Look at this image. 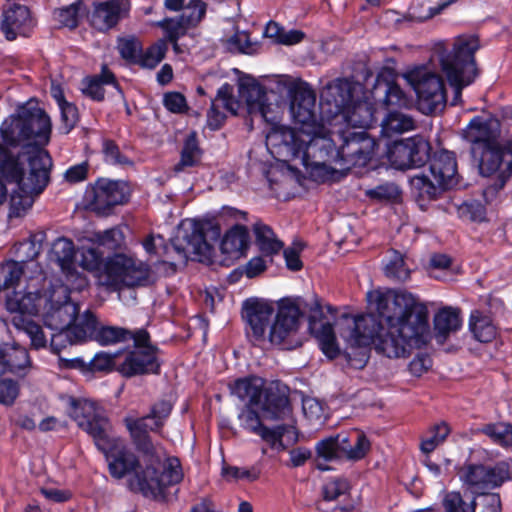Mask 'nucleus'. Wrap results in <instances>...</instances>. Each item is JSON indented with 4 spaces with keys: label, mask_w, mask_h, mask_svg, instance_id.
Here are the masks:
<instances>
[{
    "label": "nucleus",
    "mask_w": 512,
    "mask_h": 512,
    "mask_svg": "<svg viewBox=\"0 0 512 512\" xmlns=\"http://www.w3.org/2000/svg\"><path fill=\"white\" fill-rule=\"evenodd\" d=\"M305 312L309 313V328L318 339L323 353L330 359L335 358L339 349L334 330L330 323H322L323 310L317 297L309 302L300 298L282 299L276 311L266 301H247L244 305L247 335L255 345L262 348L296 349L303 344L300 328Z\"/></svg>",
    "instance_id": "f257e3e1"
},
{
    "label": "nucleus",
    "mask_w": 512,
    "mask_h": 512,
    "mask_svg": "<svg viewBox=\"0 0 512 512\" xmlns=\"http://www.w3.org/2000/svg\"><path fill=\"white\" fill-rule=\"evenodd\" d=\"M371 309L384 322L374 348L388 358L408 356L431 338L425 305L411 293L403 291H371L367 294Z\"/></svg>",
    "instance_id": "f03ea898"
},
{
    "label": "nucleus",
    "mask_w": 512,
    "mask_h": 512,
    "mask_svg": "<svg viewBox=\"0 0 512 512\" xmlns=\"http://www.w3.org/2000/svg\"><path fill=\"white\" fill-rule=\"evenodd\" d=\"M104 438L105 445L95 444L105 454L111 476L116 479L128 477L127 485L131 491L141 493L147 498H163L168 486L182 480L179 459L169 457L162 464L149 436L136 437L139 449L148 457L145 468H142L134 452L121 439L114 437L111 432Z\"/></svg>",
    "instance_id": "7ed1b4c3"
},
{
    "label": "nucleus",
    "mask_w": 512,
    "mask_h": 512,
    "mask_svg": "<svg viewBox=\"0 0 512 512\" xmlns=\"http://www.w3.org/2000/svg\"><path fill=\"white\" fill-rule=\"evenodd\" d=\"M19 157L20 154L12 155L0 145V175L19 189L10 196V217H20L31 208L35 196L41 194L50 181L52 159L46 150L32 151L27 173H24Z\"/></svg>",
    "instance_id": "20e7f679"
},
{
    "label": "nucleus",
    "mask_w": 512,
    "mask_h": 512,
    "mask_svg": "<svg viewBox=\"0 0 512 512\" xmlns=\"http://www.w3.org/2000/svg\"><path fill=\"white\" fill-rule=\"evenodd\" d=\"M82 318H89L93 322V331L88 340H95L102 346L114 345L127 340H133L134 350L130 351L124 361L116 368L123 377L129 378L142 374L158 373L159 363L156 358V348L150 344V337L146 330L140 329L131 332L116 326H102L98 328L95 315L86 310Z\"/></svg>",
    "instance_id": "39448f33"
},
{
    "label": "nucleus",
    "mask_w": 512,
    "mask_h": 512,
    "mask_svg": "<svg viewBox=\"0 0 512 512\" xmlns=\"http://www.w3.org/2000/svg\"><path fill=\"white\" fill-rule=\"evenodd\" d=\"M337 132H325L324 127L309 129L275 127L267 135V143L283 148L291 157H302L314 164H325L330 159L337 161Z\"/></svg>",
    "instance_id": "423d86ee"
},
{
    "label": "nucleus",
    "mask_w": 512,
    "mask_h": 512,
    "mask_svg": "<svg viewBox=\"0 0 512 512\" xmlns=\"http://www.w3.org/2000/svg\"><path fill=\"white\" fill-rule=\"evenodd\" d=\"M470 143L471 154L483 171H493L496 162L512 157V125H504L495 117H474L462 132Z\"/></svg>",
    "instance_id": "0eeeda50"
},
{
    "label": "nucleus",
    "mask_w": 512,
    "mask_h": 512,
    "mask_svg": "<svg viewBox=\"0 0 512 512\" xmlns=\"http://www.w3.org/2000/svg\"><path fill=\"white\" fill-rule=\"evenodd\" d=\"M265 97L266 94L260 85L242 82L239 84L240 100H236L233 96V87L226 83L218 89L216 97L211 101L207 124L213 130L219 129L226 118L220 109L223 108L232 115H237L241 108V102H245L250 114H259L266 121H270Z\"/></svg>",
    "instance_id": "6e6552de"
},
{
    "label": "nucleus",
    "mask_w": 512,
    "mask_h": 512,
    "mask_svg": "<svg viewBox=\"0 0 512 512\" xmlns=\"http://www.w3.org/2000/svg\"><path fill=\"white\" fill-rule=\"evenodd\" d=\"M479 47L476 36H459L454 41L451 53L440 58L442 71L454 89L452 105L460 101L462 89L470 85L478 75L474 54Z\"/></svg>",
    "instance_id": "1a4fd4ad"
},
{
    "label": "nucleus",
    "mask_w": 512,
    "mask_h": 512,
    "mask_svg": "<svg viewBox=\"0 0 512 512\" xmlns=\"http://www.w3.org/2000/svg\"><path fill=\"white\" fill-rule=\"evenodd\" d=\"M230 393L245 405L260 409L271 420H285L291 416L289 386H229Z\"/></svg>",
    "instance_id": "9d476101"
},
{
    "label": "nucleus",
    "mask_w": 512,
    "mask_h": 512,
    "mask_svg": "<svg viewBox=\"0 0 512 512\" xmlns=\"http://www.w3.org/2000/svg\"><path fill=\"white\" fill-rule=\"evenodd\" d=\"M340 335L348 342L352 348L367 347L375 342L383 331L384 325L378 321L373 314H362L357 316L344 315L340 320ZM347 353L348 361L354 368H363L368 360L366 350L359 349L354 352Z\"/></svg>",
    "instance_id": "9b49d317"
},
{
    "label": "nucleus",
    "mask_w": 512,
    "mask_h": 512,
    "mask_svg": "<svg viewBox=\"0 0 512 512\" xmlns=\"http://www.w3.org/2000/svg\"><path fill=\"white\" fill-rule=\"evenodd\" d=\"M418 96L419 110L426 115L443 111L446 92L442 78L427 66H417L403 74Z\"/></svg>",
    "instance_id": "f8f14e48"
},
{
    "label": "nucleus",
    "mask_w": 512,
    "mask_h": 512,
    "mask_svg": "<svg viewBox=\"0 0 512 512\" xmlns=\"http://www.w3.org/2000/svg\"><path fill=\"white\" fill-rule=\"evenodd\" d=\"M458 475L467 490L482 495L512 480V459H503L493 465L467 463L461 467Z\"/></svg>",
    "instance_id": "ddd939ff"
},
{
    "label": "nucleus",
    "mask_w": 512,
    "mask_h": 512,
    "mask_svg": "<svg viewBox=\"0 0 512 512\" xmlns=\"http://www.w3.org/2000/svg\"><path fill=\"white\" fill-rule=\"evenodd\" d=\"M31 276L27 277V284L23 292L15 291L6 299V309L13 317L22 316L30 318L38 314L45 302V290L49 289L47 278L39 263H32L29 267Z\"/></svg>",
    "instance_id": "4468645a"
},
{
    "label": "nucleus",
    "mask_w": 512,
    "mask_h": 512,
    "mask_svg": "<svg viewBox=\"0 0 512 512\" xmlns=\"http://www.w3.org/2000/svg\"><path fill=\"white\" fill-rule=\"evenodd\" d=\"M69 293L68 287L62 283H49V289L45 290L43 319L50 329L72 327L81 317L79 306L70 300Z\"/></svg>",
    "instance_id": "2eb2a0df"
},
{
    "label": "nucleus",
    "mask_w": 512,
    "mask_h": 512,
    "mask_svg": "<svg viewBox=\"0 0 512 512\" xmlns=\"http://www.w3.org/2000/svg\"><path fill=\"white\" fill-rule=\"evenodd\" d=\"M67 405L69 416L77 422L78 426L91 435L95 443L105 445L103 437L111 432V426L103 410L91 400L61 396Z\"/></svg>",
    "instance_id": "dca6fc26"
},
{
    "label": "nucleus",
    "mask_w": 512,
    "mask_h": 512,
    "mask_svg": "<svg viewBox=\"0 0 512 512\" xmlns=\"http://www.w3.org/2000/svg\"><path fill=\"white\" fill-rule=\"evenodd\" d=\"M346 403L353 406H372L375 404L371 389L364 387L355 392L339 391L332 393L325 402L314 397H302L303 413L310 421L322 422L326 409H338Z\"/></svg>",
    "instance_id": "f3484780"
},
{
    "label": "nucleus",
    "mask_w": 512,
    "mask_h": 512,
    "mask_svg": "<svg viewBox=\"0 0 512 512\" xmlns=\"http://www.w3.org/2000/svg\"><path fill=\"white\" fill-rule=\"evenodd\" d=\"M106 283L115 288L145 285L150 276L146 264L126 254H115L105 264Z\"/></svg>",
    "instance_id": "a211bd4d"
},
{
    "label": "nucleus",
    "mask_w": 512,
    "mask_h": 512,
    "mask_svg": "<svg viewBox=\"0 0 512 512\" xmlns=\"http://www.w3.org/2000/svg\"><path fill=\"white\" fill-rule=\"evenodd\" d=\"M290 98V112L294 120L301 124L299 129H309L316 123V95L308 83L301 79L287 77L283 80Z\"/></svg>",
    "instance_id": "6ab92c4d"
},
{
    "label": "nucleus",
    "mask_w": 512,
    "mask_h": 512,
    "mask_svg": "<svg viewBox=\"0 0 512 512\" xmlns=\"http://www.w3.org/2000/svg\"><path fill=\"white\" fill-rule=\"evenodd\" d=\"M337 137V161L349 169L352 166H365L372 158L376 143L365 132H340Z\"/></svg>",
    "instance_id": "aec40b11"
},
{
    "label": "nucleus",
    "mask_w": 512,
    "mask_h": 512,
    "mask_svg": "<svg viewBox=\"0 0 512 512\" xmlns=\"http://www.w3.org/2000/svg\"><path fill=\"white\" fill-rule=\"evenodd\" d=\"M240 417L244 428L260 436L272 450L282 452L298 441V432L293 424L267 427L253 410L243 412Z\"/></svg>",
    "instance_id": "412c9836"
},
{
    "label": "nucleus",
    "mask_w": 512,
    "mask_h": 512,
    "mask_svg": "<svg viewBox=\"0 0 512 512\" xmlns=\"http://www.w3.org/2000/svg\"><path fill=\"white\" fill-rule=\"evenodd\" d=\"M430 144L421 135L395 142L389 150L391 164L401 170L421 167L430 157Z\"/></svg>",
    "instance_id": "4be33fe9"
},
{
    "label": "nucleus",
    "mask_w": 512,
    "mask_h": 512,
    "mask_svg": "<svg viewBox=\"0 0 512 512\" xmlns=\"http://www.w3.org/2000/svg\"><path fill=\"white\" fill-rule=\"evenodd\" d=\"M221 235L218 225L206 223L198 226L193 225L191 233L175 238L172 245L174 250L182 257L187 258L189 254L197 256H208L211 251V241H216Z\"/></svg>",
    "instance_id": "5701e85b"
},
{
    "label": "nucleus",
    "mask_w": 512,
    "mask_h": 512,
    "mask_svg": "<svg viewBox=\"0 0 512 512\" xmlns=\"http://www.w3.org/2000/svg\"><path fill=\"white\" fill-rule=\"evenodd\" d=\"M30 370L28 351L17 345L0 346V384H17Z\"/></svg>",
    "instance_id": "b1692460"
},
{
    "label": "nucleus",
    "mask_w": 512,
    "mask_h": 512,
    "mask_svg": "<svg viewBox=\"0 0 512 512\" xmlns=\"http://www.w3.org/2000/svg\"><path fill=\"white\" fill-rule=\"evenodd\" d=\"M129 194L130 190L125 182L99 179L93 186L91 204L95 211L106 214L111 207L124 204Z\"/></svg>",
    "instance_id": "393cba45"
},
{
    "label": "nucleus",
    "mask_w": 512,
    "mask_h": 512,
    "mask_svg": "<svg viewBox=\"0 0 512 512\" xmlns=\"http://www.w3.org/2000/svg\"><path fill=\"white\" fill-rule=\"evenodd\" d=\"M27 134L34 146H43L49 142L51 121L43 109L36 103H27L18 110Z\"/></svg>",
    "instance_id": "a878e982"
},
{
    "label": "nucleus",
    "mask_w": 512,
    "mask_h": 512,
    "mask_svg": "<svg viewBox=\"0 0 512 512\" xmlns=\"http://www.w3.org/2000/svg\"><path fill=\"white\" fill-rule=\"evenodd\" d=\"M76 249L72 240L60 237L56 239L50 250V259L55 261L66 274L67 281L71 282L73 278L76 281V288L81 290L87 286L85 276L75 270Z\"/></svg>",
    "instance_id": "bb28decb"
},
{
    "label": "nucleus",
    "mask_w": 512,
    "mask_h": 512,
    "mask_svg": "<svg viewBox=\"0 0 512 512\" xmlns=\"http://www.w3.org/2000/svg\"><path fill=\"white\" fill-rule=\"evenodd\" d=\"M33 28V21L28 7L12 4L4 9L0 30L8 41L17 37H27Z\"/></svg>",
    "instance_id": "cd10ccee"
},
{
    "label": "nucleus",
    "mask_w": 512,
    "mask_h": 512,
    "mask_svg": "<svg viewBox=\"0 0 512 512\" xmlns=\"http://www.w3.org/2000/svg\"><path fill=\"white\" fill-rule=\"evenodd\" d=\"M171 400H161L153 405L151 413L141 418H126V426L133 437L148 436V431H157L172 411Z\"/></svg>",
    "instance_id": "c85d7f7f"
},
{
    "label": "nucleus",
    "mask_w": 512,
    "mask_h": 512,
    "mask_svg": "<svg viewBox=\"0 0 512 512\" xmlns=\"http://www.w3.org/2000/svg\"><path fill=\"white\" fill-rule=\"evenodd\" d=\"M0 135L4 143V145H1L12 155L14 154L8 149V147H21L23 149H27L25 153L28 155V161L34 149H41L40 147L33 145L27 134L25 125L21 120L19 112L15 115L9 116L3 121L0 127Z\"/></svg>",
    "instance_id": "c756f323"
},
{
    "label": "nucleus",
    "mask_w": 512,
    "mask_h": 512,
    "mask_svg": "<svg viewBox=\"0 0 512 512\" xmlns=\"http://www.w3.org/2000/svg\"><path fill=\"white\" fill-rule=\"evenodd\" d=\"M54 330L57 332L52 334L50 346L55 353H59L67 345L87 341L93 331V322L81 316L72 327Z\"/></svg>",
    "instance_id": "7c9ffc66"
},
{
    "label": "nucleus",
    "mask_w": 512,
    "mask_h": 512,
    "mask_svg": "<svg viewBox=\"0 0 512 512\" xmlns=\"http://www.w3.org/2000/svg\"><path fill=\"white\" fill-rule=\"evenodd\" d=\"M128 0H110L99 3L91 15L90 22L99 31L114 27L128 10Z\"/></svg>",
    "instance_id": "2f4dec72"
},
{
    "label": "nucleus",
    "mask_w": 512,
    "mask_h": 512,
    "mask_svg": "<svg viewBox=\"0 0 512 512\" xmlns=\"http://www.w3.org/2000/svg\"><path fill=\"white\" fill-rule=\"evenodd\" d=\"M430 176L437 180L445 189L457 184V163L452 152L442 150L430 161Z\"/></svg>",
    "instance_id": "473e14b6"
},
{
    "label": "nucleus",
    "mask_w": 512,
    "mask_h": 512,
    "mask_svg": "<svg viewBox=\"0 0 512 512\" xmlns=\"http://www.w3.org/2000/svg\"><path fill=\"white\" fill-rule=\"evenodd\" d=\"M321 99L335 107V113H341L353 100V88L347 79H335L326 84L321 91Z\"/></svg>",
    "instance_id": "72a5a7b5"
},
{
    "label": "nucleus",
    "mask_w": 512,
    "mask_h": 512,
    "mask_svg": "<svg viewBox=\"0 0 512 512\" xmlns=\"http://www.w3.org/2000/svg\"><path fill=\"white\" fill-rule=\"evenodd\" d=\"M496 166L497 167L490 172H485L481 167H478L482 176L496 177L495 182L487 186L482 192L486 203H492L497 198L499 192L504 188L507 181L512 177V157L508 156L506 160L496 162Z\"/></svg>",
    "instance_id": "f704fd0d"
},
{
    "label": "nucleus",
    "mask_w": 512,
    "mask_h": 512,
    "mask_svg": "<svg viewBox=\"0 0 512 512\" xmlns=\"http://www.w3.org/2000/svg\"><path fill=\"white\" fill-rule=\"evenodd\" d=\"M435 339L439 345L446 342L451 333L461 326L460 310L453 307H444L434 317Z\"/></svg>",
    "instance_id": "c9c22d12"
},
{
    "label": "nucleus",
    "mask_w": 512,
    "mask_h": 512,
    "mask_svg": "<svg viewBox=\"0 0 512 512\" xmlns=\"http://www.w3.org/2000/svg\"><path fill=\"white\" fill-rule=\"evenodd\" d=\"M249 233L248 229L242 225L232 227L221 241L220 249L223 254L230 259H238L244 255L248 248Z\"/></svg>",
    "instance_id": "e433bc0d"
},
{
    "label": "nucleus",
    "mask_w": 512,
    "mask_h": 512,
    "mask_svg": "<svg viewBox=\"0 0 512 512\" xmlns=\"http://www.w3.org/2000/svg\"><path fill=\"white\" fill-rule=\"evenodd\" d=\"M341 113H343V118L349 125L366 128L374 121L375 109L368 101H358L356 103L352 102Z\"/></svg>",
    "instance_id": "4c0bfd02"
},
{
    "label": "nucleus",
    "mask_w": 512,
    "mask_h": 512,
    "mask_svg": "<svg viewBox=\"0 0 512 512\" xmlns=\"http://www.w3.org/2000/svg\"><path fill=\"white\" fill-rule=\"evenodd\" d=\"M411 188L413 194L419 202L436 200L441 193L446 190L437 180H434L430 174L416 175L411 179Z\"/></svg>",
    "instance_id": "58836bf2"
},
{
    "label": "nucleus",
    "mask_w": 512,
    "mask_h": 512,
    "mask_svg": "<svg viewBox=\"0 0 512 512\" xmlns=\"http://www.w3.org/2000/svg\"><path fill=\"white\" fill-rule=\"evenodd\" d=\"M32 263L24 264V261L8 260L0 264V291L15 287L21 277L27 280L29 268Z\"/></svg>",
    "instance_id": "ea45409f"
},
{
    "label": "nucleus",
    "mask_w": 512,
    "mask_h": 512,
    "mask_svg": "<svg viewBox=\"0 0 512 512\" xmlns=\"http://www.w3.org/2000/svg\"><path fill=\"white\" fill-rule=\"evenodd\" d=\"M382 134L392 137L395 134H401L414 130L416 122L412 116L398 110H390L382 121Z\"/></svg>",
    "instance_id": "a19ab883"
},
{
    "label": "nucleus",
    "mask_w": 512,
    "mask_h": 512,
    "mask_svg": "<svg viewBox=\"0 0 512 512\" xmlns=\"http://www.w3.org/2000/svg\"><path fill=\"white\" fill-rule=\"evenodd\" d=\"M342 442L341 452L345 454L346 458L353 461L363 459L371 448V441L367 435L362 431H356L352 436L350 443L349 437L342 434L339 439Z\"/></svg>",
    "instance_id": "79ce46f5"
},
{
    "label": "nucleus",
    "mask_w": 512,
    "mask_h": 512,
    "mask_svg": "<svg viewBox=\"0 0 512 512\" xmlns=\"http://www.w3.org/2000/svg\"><path fill=\"white\" fill-rule=\"evenodd\" d=\"M255 241L265 255H273L283 248V243L277 239L275 233L268 225L257 222L253 227Z\"/></svg>",
    "instance_id": "37998d69"
},
{
    "label": "nucleus",
    "mask_w": 512,
    "mask_h": 512,
    "mask_svg": "<svg viewBox=\"0 0 512 512\" xmlns=\"http://www.w3.org/2000/svg\"><path fill=\"white\" fill-rule=\"evenodd\" d=\"M469 326L475 339L480 342H491L496 337V328L492 320L479 311H474L471 314Z\"/></svg>",
    "instance_id": "c03bdc74"
},
{
    "label": "nucleus",
    "mask_w": 512,
    "mask_h": 512,
    "mask_svg": "<svg viewBox=\"0 0 512 512\" xmlns=\"http://www.w3.org/2000/svg\"><path fill=\"white\" fill-rule=\"evenodd\" d=\"M201 159V149L199 148L196 133L193 132L187 136L184 146L181 150L180 161L174 166L175 172L184 171L186 168L194 167L199 164Z\"/></svg>",
    "instance_id": "a18cd8bd"
},
{
    "label": "nucleus",
    "mask_w": 512,
    "mask_h": 512,
    "mask_svg": "<svg viewBox=\"0 0 512 512\" xmlns=\"http://www.w3.org/2000/svg\"><path fill=\"white\" fill-rule=\"evenodd\" d=\"M85 13L86 7L83 1L78 0L67 7L55 10L54 17L61 26L73 29L78 26L79 20Z\"/></svg>",
    "instance_id": "49530a36"
},
{
    "label": "nucleus",
    "mask_w": 512,
    "mask_h": 512,
    "mask_svg": "<svg viewBox=\"0 0 512 512\" xmlns=\"http://www.w3.org/2000/svg\"><path fill=\"white\" fill-rule=\"evenodd\" d=\"M44 238L43 232L31 235L28 240L15 246V255L21 259L20 261H24V264L33 263L32 260L41 252Z\"/></svg>",
    "instance_id": "de8ad7c7"
},
{
    "label": "nucleus",
    "mask_w": 512,
    "mask_h": 512,
    "mask_svg": "<svg viewBox=\"0 0 512 512\" xmlns=\"http://www.w3.org/2000/svg\"><path fill=\"white\" fill-rule=\"evenodd\" d=\"M12 324L19 330H23L31 339L34 348L39 349L46 346V338L42 328L30 318L22 316L12 317Z\"/></svg>",
    "instance_id": "09e8293b"
},
{
    "label": "nucleus",
    "mask_w": 512,
    "mask_h": 512,
    "mask_svg": "<svg viewBox=\"0 0 512 512\" xmlns=\"http://www.w3.org/2000/svg\"><path fill=\"white\" fill-rule=\"evenodd\" d=\"M480 431L495 444L502 447L512 446V424L498 422L484 425Z\"/></svg>",
    "instance_id": "8fccbe9b"
},
{
    "label": "nucleus",
    "mask_w": 512,
    "mask_h": 512,
    "mask_svg": "<svg viewBox=\"0 0 512 512\" xmlns=\"http://www.w3.org/2000/svg\"><path fill=\"white\" fill-rule=\"evenodd\" d=\"M114 83V75L106 67H103L102 74L99 77L88 78L84 81L82 91L93 100L102 101L104 99L103 84Z\"/></svg>",
    "instance_id": "3c124183"
},
{
    "label": "nucleus",
    "mask_w": 512,
    "mask_h": 512,
    "mask_svg": "<svg viewBox=\"0 0 512 512\" xmlns=\"http://www.w3.org/2000/svg\"><path fill=\"white\" fill-rule=\"evenodd\" d=\"M386 86L383 103L389 111L398 108H409L412 105V100L403 92L398 84L388 82Z\"/></svg>",
    "instance_id": "603ef678"
},
{
    "label": "nucleus",
    "mask_w": 512,
    "mask_h": 512,
    "mask_svg": "<svg viewBox=\"0 0 512 512\" xmlns=\"http://www.w3.org/2000/svg\"><path fill=\"white\" fill-rule=\"evenodd\" d=\"M92 241L98 246H102L108 250H116L124 243V235L121 229L111 228L105 231L95 232Z\"/></svg>",
    "instance_id": "864d4df0"
},
{
    "label": "nucleus",
    "mask_w": 512,
    "mask_h": 512,
    "mask_svg": "<svg viewBox=\"0 0 512 512\" xmlns=\"http://www.w3.org/2000/svg\"><path fill=\"white\" fill-rule=\"evenodd\" d=\"M157 27L163 29L167 34V40L169 42L178 41V39L184 36L189 28H191L185 20L178 16L176 18H164L161 21L156 22Z\"/></svg>",
    "instance_id": "5fc2aeb1"
},
{
    "label": "nucleus",
    "mask_w": 512,
    "mask_h": 512,
    "mask_svg": "<svg viewBox=\"0 0 512 512\" xmlns=\"http://www.w3.org/2000/svg\"><path fill=\"white\" fill-rule=\"evenodd\" d=\"M167 50V40H158L140 58L141 66L149 69L155 68L164 59Z\"/></svg>",
    "instance_id": "6e6d98bb"
},
{
    "label": "nucleus",
    "mask_w": 512,
    "mask_h": 512,
    "mask_svg": "<svg viewBox=\"0 0 512 512\" xmlns=\"http://www.w3.org/2000/svg\"><path fill=\"white\" fill-rule=\"evenodd\" d=\"M450 429L444 422L434 425L421 442V450L424 453L432 452L448 436Z\"/></svg>",
    "instance_id": "4d7b16f0"
},
{
    "label": "nucleus",
    "mask_w": 512,
    "mask_h": 512,
    "mask_svg": "<svg viewBox=\"0 0 512 512\" xmlns=\"http://www.w3.org/2000/svg\"><path fill=\"white\" fill-rule=\"evenodd\" d=\"M385 273L388 277L398 281H405L410 277V270L406 267L403 256L393 251L392 257L385 267Z\"/></svg>",
    "instance_id": "13d9d810"
},
{
    "label": "nucleus",
    "mask_w": 512,
    "mask_h": 512,
    "mask_svg": "<svg viewBox=\"0 0 512 512\" xmlns=\"http://www.w3.org/2000/svg\"><path fill=\"white\" fill-rule=\"evenodd\" d=\"M445 512H475V501L467 502L459 492H449L443 500Z\"/></svg>",
    "instance_id": "bf43d9fd"
},
{
    "label": "nucleus",
    "mask_w": 512,
    "mask_h": 512,
    "mask_svg": "<svg viewBox=\"0 0 512 512\" xmlns=\"http://www.w3.org/2000/svg\"><path fill=\"white\" fill-rule=\"evenodd\" d=\"M118 357V353L109 354L105 352L97 353L93 359L89 362L90 365V373L92 372H111L117 371V367L120 364H117L116 359Z\"/></svg>",
    "instance_id": "052dcab7"
},
{
    "label": "nucleus",
    "mask_w": 512,
    "mask_h": 512,
    "mask_svg": "<svg viewBox=\"0 0 512 512\" xmlns=\"http://www.w3.org/2000/svg\"><path fill=\"white\" fill-rule=\"evenodd\" d=\"M222 475L227 480H247L254 482L260 477V469L257 467L241 468L237 466H224Z\"/></svg>",
    "instance_id": "680f3d73"
},
{
    "label": "nucleus",
    "mask_w": 512,
    "mask_h": 512,
    "mask_svg": "<svg viewBox=\"0 0 512 512\" xmlns=\"http://www.w3.org/2000/svg\"><path fill=\"white\" fill-rule=\"evenodd\" d=\"M398 186L392 182H386L366 191V195L371 199L379 201H395L400 197Z\"/></svg>",
    "instance_id": "e2e57ef3"
},
{
    "label": "nucleus",
    "mask_w": 512,
    "mask_h": 512,
    "mask_svg": "<svg viewBox=\"0 0 512 512\" xmlns=\"http://www.w3.org/2000/svg\"><path fill=\"white\" fill-rule=\"evenodd\" d=\"M206 12V4L201 0H191L180 15L190 27L196 26Z\"/></svg>",
    "instance_id": "0e129e2a"
},
{
    "label": "nucleus",
    "mask_w": 512,
    "mask_h": 512,
    "mask_svg": "<svg viewBox=\"0 0 512 512\" xmlns=\"http://www.w3.org/2000/svg\"><path fill=\"white\" fill-rule=\"evenodd\" d=\"M103 154L105 161L112 165H131L130 159L122 154L119 147L112 140H105L103 142Z\"/></svg>",
    "instance_id": "69168bd1"
},
{
    "label": "nucleus",
    "mask_w": 512,
    "mask_h": 512,
    "mask_svg": "<svg viewBox=\"0 0 512 512\" xmlns=\"http://www.w3.org/2000/svg\"><path fill=\"white\" fill-rule=\"evenodd\" d=\"M340 438H342V434H339L336 437H329L318 442L316 445L318 456L325 460H332L335 458L337 456V451H341L342 442L339 440Z\"/></svg>",
    "instance_id": "338daca9"
},
{
    "label": "nucleus",
    "mask_w": 512,
    "mask_h": 512,
    "mask_svg": "<svg viewBox=\"0 0 512 512\" xmlns=\"http://www.w3.org/2000/svg\"><path fill=\"white\" fill-rule=\"evenodd\" d=\"M459 213L463 218L480 222L485 219L486 209L479 201L471 200L460 205Z\"/></svg>",
    "instance_id": "774afa93"
}]
</instances>
